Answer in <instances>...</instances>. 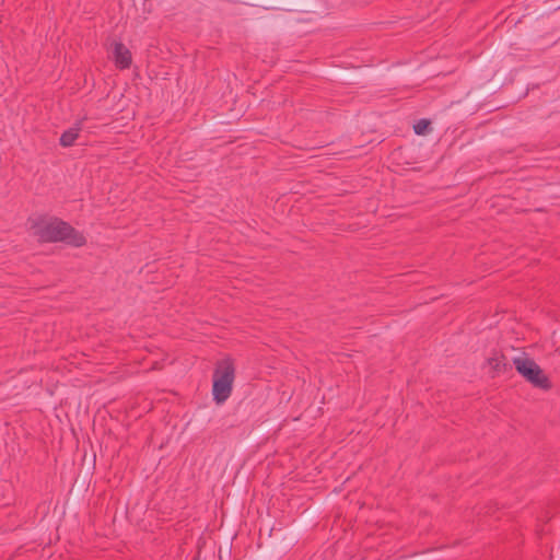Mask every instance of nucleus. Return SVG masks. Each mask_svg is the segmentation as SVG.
<instances>
[{
	"mask_svg": "<svg viewBox=\"0 0 560 560\" xmlns=\"http://www.w3.org/2000/svg\"><path fill=\"white\" fill-rule=\"evenodd\" d=\"M488 365L490 369L495 373L505 372L509 368V363L506 361L505 355L501 353H495L493 357H490L487 360Z\"/></svg>",
	"mask_w": 560,
	"mask_h": 560,
	"instance_id": "423d86ee",
	"label": "nucleus"
},
{
	"mask_svg": "<svg viewBox=\"0 0 560 560\" xmlns=\"http://www.w3.org/2000/svg\"><path fill=\"white\" fill-rule=\"evenodd\" d=\"M429 127V121L427 119H420L413 125V131L417 135H423Z\"/></svg>",
	"mask_w": 560,
	"mask_h": 560,
	"instance_id": "0eeeda50",
	"label": "nucleus"
},
{
	"mask_svg": "<svg viewBox=\"0 0 560 560\" xmlns=\"http://www.w3.org/2000/svg\"><path fill=\"white\" fill-rule=\"evenodd\" d=\"M114 60L118 68L127 69L131 65V52L130 50L121 43H116L114 45Z\"/></svg>",
	"mask_w": 560,
	"mask_h": 560,
	"instance_id": "20e7f679",
	"label": "nucleus"
},
{
	"mask_svg": "<svg viewBox=\"0 0 560 560\" xmlns=\"http://www.w3.org/2000/svg\"><path fill=\"white\" fill-rule=\"evenodd\" d=\"M235 380V366L231 358L218 361L213 371L212 396L213 400L220 405L229 399L232 394Z\"/></svg>",
	"mask_w": 560,
	"mask_h": 560,
	"instance_id": "f03ea898",
	"label": "nucleus"
},
{
	"mask_svg": "<svg viewBox=\"0 0 560 560\" xmlns=\"http://www.w3.org/2000/svg\"><path fill=\"white\" fill-rule=\"evenodd\" d=\"M513 364L516 371L533 386L544 390L551 388L549 377L533 359L517 357L513 359Z\"/></svg>",
	"mask_w": 560,
	"mask_h": 560,
	"instance_id": "7ed1b4c3",
	"label": "nucleus"
},
{
	"mask_svg": "<svg viewBox=\"0 0 560 560\" xmlns=\"http://www.w3.org/2000/svg\"><path fill=\"white\" fill-rule=\"evenodd\" d=\"M32 233L45 243L84 245V236L68 222L52 215H34L28 219Z\"/></svg>",
	"mask_w": 560,
	"mask_h": 560,
	"instance_id": "f257e3e1",
	"label": "nucleus"
},
{
	"mask_svg": "<svg viewBox=\"0 0 560 560\" xmlns=\"http://www.w3.org/2000/svg\"><path fill=\"white\" fill-rule=\"evenodd\" d=\"M80 131L81 124L78 122L61 135L60 144L65 148L71 147L78 139Z\"/></svg>",
	"mask_w": 560,
	"mask_h": 560,
	"instance_id": "39448f33",
	"label": "nucleus"
}]
</instances>
